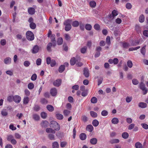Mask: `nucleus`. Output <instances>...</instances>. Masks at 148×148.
<instances>
[{
	"label": "nucleus",
	"instance_id": "f257e3e1",
	"mask_svg": "<svg viewBox=\"0 0 148 148\" xmlns=\"http://www.w3.org/2000/svg\"><path fill=\"white\" fill-rule=\"evenodd\" d=\"M50 126L51 127L54 129L55 131H58L60 129L59 124L56 121H52L50 123Z\"/></svg>",
	"mask_w": 148,
	"mask_h": 148
},
{
	"label": "nucleus",
	"instance_id": "f03ea898",
	"mask_svg": "<svg viewBox=\"0 0 148 148\" xmlns=\"http://www.w3.org/2000/svg\"><path fill=\"white\" fill-rule=\"evenodd\" d=\"M26 36L27 39L29 40L32 41L34 39V35L31 31H27L26 34Z\"/></svg>",
	"mask_w": 148,
	"mask_h": 148
},
{
	"label": "nucleus",
	"instance_id": "7ed1b4c3",
	"mask_svg": "<svg viewBox=\"0 0 148 148\" xmlns=\"http://www.w3.org/2000/svg\"><path fill=\"white\" fill-rule=\"evenodd\" d=\"M21 97L18 95H16L13 96V100L15 103H18L21 101Z\"/></svg>",
	"mask_w": 148,
	"mask_h": 148
},
{
	"label": "nucleus",
	"instance_id": "20e7f679",
	"mask_svg": "<svg viewBox=\"0 0 148 148\" xmlns=\"http://www.w3.org/2000/svg\"><path fill=\"white\" fill-rule=\"evenodd\" d=\"M140 88L143 91H144L143 92V94L144 95H145L147 93V90L145 87V85L143 83H141L140 84Z\"/></svg>",
	"mask_w": 148,
	"mask_h": 148
},
{
	"label": "nucleus",
	"instance_id": "39448f33",
	"mask_svg": "<svg viewBox=\"0 0 148 148\" xmlns=\"http://www.w3.org/2000/svg\"><path fill=\"white\" fill-rule=\"evenodd\" d=\"M61 82L62 80L61 79H57L54 82L53 85L55 86L59 87L61 85Z\"/></svg>",
	"mask_w": 148,
	"mask_h": 148
},
{
	"label": "nucleus",
	"instance_id": "423d86ee",
	"mask_svg": "<svg viewBox=\"0 0 148 148\" xmlns=\"http://www.w3.org/2000/svg\"><path fill=\"white\" fill-rule=\"evenodd\" d=\"M39 49V46L37 45H35L33 47L32 50V53H36L38 52Z\"/></svg>",
	"mask_w": 148,
	"mask_h": 148
},
{
	"label": "nucleus",
	"instance_id": "0eeeda50",
	"mask_svg": "<svg viewBox=\"0 0 148 148\" xmlns=\"http://www.w3.org/2000/svg\"><path fill=\"white\" fill-rule=\"evenodd\" d=\"M50 93L52 96H56L57 93L56 88H51L50 90Z\"/></svg>",
	"mask_w": 148,
	"mask_h": 148
},
{
	"label": "nucleus",
	"instance_id": "6e6552de",
	"mask_svg": "<svg viewBox=\"0 0 148 148\" xmlns=\"http://www.w3.org/2000/svg\"><path fill=\"white\" fill-rule=\"evenodd\" d=\"M11 59L9 57L5 58L4 60V62L6 64H9L11 63Z\"/></svg>",
	"mask_w": 148,
	"mask_h": 148
},
{
	"label": "nucleus",
	"instance_id": "1a4fd4ad",
	"mask_svg": "<svg viewBox=\"0 0 148 148\" xmlns=\"http://www.w3.org/2000/svg\"><path fill=\"white\" fill-rule=\"evenodd\" d=\"M84 74L86 77L89 76V70L88 69L85 68L84 70Z\"/></svg>",
	"mask_w": 148,
	"mask_h": 148
},
{
	"label": "nucleus",
	"instance_id": "9d476101",
	"mask_svg": "<svg viewBox=\"0 0 148 148\" xmlns=\"http://www.w3.org/2000/svg\"><path fill=\"white\" fill-rule=\"evenodd\" d=\"M97 142V139L95 138H92L90 139V143L92 145H95L96 144Z\"/></svg>",
	"mask_w": 148,
	"mask_h": 148
},
{
	"label": "nucleus",
	"instance_id": "9b49d317",
	"mask_svg": "<svg viewBox=\"0 0 148 148\" xmlns=\"http://www.w3.org/2000/svg\"><path fill=\"white\" fill-rule=\"evenodd\" d=\"M79 138L82 140H85L86 138V134L84 133H81L79 135Z\"/></svg>",
	"mask_w": 148,
	"mask_h": 148
},
{
	"label": "nucleus",
	"instance_id": "f8f14e48",
	"mask_svg": "<svg viewBox=\"0 0 148 148\" xmlns=\"http://www.w3.org/2000/svg\"><path fill=\"white\" fill-rule=\"evenodd\" d=\"M122 43L123 47L125 49H127L130 46L129 43L127 42H122Z\"/></svg>",
	"mask_w": 148,
	"mask_h": 148
},
{
	"label": "nucleus",
	"instance_id": "ddd939ff",
	"mask_svg": "<svg viewBox=\"0 0 148 148\" xmlns=\"http://www.w3.org/2000/svg\"><path fill=\"white\" fill-rule=\"evenodd\" d=\"M45 130L46 132L47 133H52L54 134L56 133V131L55 130H53L50 128H46Z\"/></svg>",
	"mask_w": 148,
	"mask_h": 148
},
{
	"label": "nucleus",
	"instance_id": "4468645a",
	"mask_svg": "<svg viewBox=\"0 0 148 148\" xmlns=\"http://www.w3.org/2000/svg\"><path fill=\"white\" fill-rule=\"evenodd\" d=\"M49 125V123L46 121H43L41 123V125L42 127H47Z\"/></svg>",
	"mask_w": 148,
	"mask_h": 148
},
{
	"label": "nucleus",
	"instance_id": "2eb2a0df",
	"mask_svg": "<svg viewBox=\"0 0 148 148\" xmlns=\"http://www.w3.org/2000/svg\"><path fill=\"white\" fill-rule=\"evenodd\" d=\"M86 129L87 131L91 132L93 130V127L91 125H88L87 126Z\"/></svg>",
	"mask_w": 148,
	"mask_h": 148
},
{
	"label": "nucleus",
	"instance_id": "dca6fc26",
	"mask_svg": "<svg viewBox=\"0 0 148 148\" xmlns=\"http://www.w3.org/2000/svg\"><path fill=\"white\" fill-rule=\"evenodd\" d=\"M112 123L114 124H116L119 122V120L118 118L114 117L111 120Z\"/></svg>",
	"mask_w": 148,
	"mask_h": 148
},
{
	"label": "nucleus",
	"instance_id": "f3484780",
	"mask_svg": "<svg viewBox=\"0 0 148 148\" xmlns=\"http://www.w3.org/2000/svg\"><path fill=\"white\" fill-rule=\"evenodd\" d=\"M146 45H145L143 46V47L140 49V52L141 53L145 56L146 53Z\"/></svg>",
	"mask_w": 148,
	"mask_h": 148
},
{
	"label": "nucleus",
	"instance_id": "a211bd4d",
	"mask_svg": "<svg viewBox=\"0 0 148 148\" xmlns=\"http://www.w3.org/2000/svg\"><path fill=\"white\" fill-rule=\"evenodd\" d=\"M47 108L48 111L50 112H52L54 110V108L51 105H48L47 106Z\"/></svg>",
	"mask_w": 148,
	"mask_h": 148
},
{
	"label": "nucleus",
	"instance_id": "6ab92c4d",
	"mask_svg": "<svg viewBox=\"0 0 148 148\" xmlns=\"http://www.w3.org/2000/svg\"><path fill=\"white\" fill-rule=\"evenodd\" d=\"M119 142L120 140L119 139H114L111 140L110 142L111 144H113L118 143Z\"/></svg>",
	"mask_w": 148,
	"mask_h": 148
},
{
	"label": "nucleus",
	"instance_id": "aec40b11",
	"mask_svg": "<svg viewBox=\"0 0 148 148\" xmlns=\"http://www.w3.org/2000/svg\"><path fill=\"white\" fill-rule=\"evenodd\" d=\"M129 135L127 132H123L122 134V138L125 139H127L129 137Z\"/></svg>",
	"mask_w": 148,
	"mask_h": 148
},
{
	"label": "nucleus",
	"instance_id": "412c9836",
	"mask_svg": "<svg viewBox=\"0 0 148 148\" xmlns=\"http://www.w3.org/2000/svg\"><path fill=\"white\" fill-rule=\"evenodd\" d=\"M64 69V65H62L59 66L58 69V71L60 73H62L63 72Z\"/></svg>",
	"mask_w": 148,
	"mask_h": 148
},
{
	"label": "nucleus",
	"instance_id": "4be33fe9",
	"mask_svg": "<svg viewBox=\"0 0 148 148\" xmlns=\"http://www.w3.org/2000/svg\"><path fill=\"white\" fill-rule=\"evenodd\" d=\"M76 58L73 57L71 58L70 60V64L71 65H74L76 63Z\"/></svg>",
	"mask_w": 148,
	"mask_h": 148
},
{
	"label": "nucleus",
	"instance_id": "5701e85b",
	"mask_svg": "<svg viewBox=\"0 0 148 148\" xmlns=\"http://www.w3.org/2000/svg\"><path fill=\"white\" fill-rule=\"evenodd\" d=\"M29 98L27 97H24L23 99V103L24 104H27L29 102Z\"/></svg>",
	"mask_w": 148,
	"mask_h": 148
},
{
	"label": "nucleus",
	"instance_id": "b1692460",
	"mask_svg": "<svg viewBox=\"0 0 148 148\" xmlns=\"http://www.w3.org/2000/svg\"><path fill=\"white\" fill-rule=\"evenodd\" d=\"M1 114L3 116H6L8 114V110L6 109H3L1 111Z\"/></svg>",
	"mask_w": 148,
	"mask_h": 148
},
{
	"label": "nucleus",
	"instance_id": "393cba45",
	"mask_svg": "<svg viewBox=\"0 0 148 148\" xmlns=\"http://www.w3.org/2000/svg\"><path fill=\"white\" fill-rule=\"evenodd\" d=\"M138 106L142 108H144L147 106L146 103L144 102H140L139 103Z\"/></svg>",
	"mask_w": 148,
	"mask_h": 148
},
{
	"label": "nucleus",
	"instance_id": "a878e982",
	"mask_svg": "<svg viewBox=\"0 0 148 148\" xmlns=\"http://www.w3.org/2000/svg\"><path fill=\"white\" fill-rule=\"evenodd\" d=\"M52 46V43L51 42L49 43L47 47V51L49 52H51V48Z\"/></svg>",
	"mask_w": 148,
	"mask_h": 148
},
{
	"label": "nucleus",
	"instance_id": "bb28decb",
	"mask_svg": "<svg viewBox=\"0 0 148 148\" xmlns=\"http://www.w3.org/2000/svg\"><path fill=\"white\" fill-rule=\"evenodd\" d=\"M92 124L95 127H97L99 124V122L96 119L93 120L92 121Z\"/></svg>",
	"mask_w": 148,
	"mask_h": 148
},
{
	"label": "nucleus",
	"instance_id": "cd10ccee",
	"mask_svg": "<svg viewBox=\"0 0 148 148\" xmlns=\"http://www.w3.org/2000/svg\"><path fill=\"white\" fill-rule=\"evenodd\" d=\"M90 116L92 117L96 118L97 116V114L95 112L91 111L90 112Z\"/></svg>",
	"mask_w": 148,
	"mask_h": 148
},
{
	"label": "nucleus",
	"instance_id": "c85d7f7f",
	"mask_svg": "<svg viewBox=\"0 0 148 148\" xmlns=\"http://www.w3.org/2000/svg\"><path fill=\"white\" fill-rule=\"evenodd\" d=\"M79 22L77 21H73L72 24L73 26L74 27H77L79 25Z\"/></svg>",
	"mask_w": 148,
	"mask_h": 148
},
{
	"label": "nucleus",
	"instance_id": "c756f323",
	"mask_svg": "<svg viewBox=\"0 0 148 148\" xmlns=\"http://www.w3.org/2000/svg\"><path fill=\"white\" fill-rule=\"evenodd\" d=\"M56 116V118L59 120H62L63 118V115L60 114H57Z\"/></svg>",
	"mask_w": 148,
	"mask_h": 148
},
{
	"label": "nucleus",
	"instance_id": "7c9ffc66",
	"mask_svg": "<svg viewBox=\"0 0 148 148\" xmlns=\"http://www.w3.org/2000/svg\"><path fill=\"white\" fill-rule=\"evenodd\" d=\"M92 28V26L91 25L88 24H86L85 26V28L87 30H90Z\"/></svg>",
	"mask_w": 148,
	"mask_h": 148
},
{
	"label": "nucleus",
	"instance_id": "2f4dec72",
	"mask_svg": "<svg viewBox=\"0 0 148 148\" xmlns=\"http://www.w3.org/2000/svg\"><path fill=\"white\" fill-rule=\"evenodd\" d=\"M48 138L51 140H55L54 135L52 134H49L48 135Z\"/></svg>",
	"mask_w": 148,
	"mask_h": 148
},
{
	"label": "nucleus",
	"instance_id": "473e14b6",
	"mask_svg": "<svg viewBox=\"0 0 148 148\" xmlns=\"http://www.w3.org/2000/svg\"><path fill=\"white\" fill-rule=\"evenodd\" d=\"M59 145L57 142L55 141L52 143L53 148H59Z\"/></svg>",
	"mask_w": 148,
	"mask_h": 148
},
{
	"label": "nucleus",
	"instance_id": "72a5a7b5",
	"mask_svg": "<svg viewBox=\"0 0 148 148\" xmlns=\"http://www.w3.org/2000/svg\"><path fill=\"white\" fill-rule=\"evenodd\" d=\"M145 20V16L141 14L139 17V21L140 23H143Z\"/></svg>",
	"mask_w": 148,
	"mask_h": 148
},
{
	"label": "nucleus",
	"instance_id": "f704fd0d",
	"mask_svg": "<svg viewBox=\"0 0 148 148\" xmlns=\"http://www.w3.org/2000/svg\"><path fill=\"white\" fill-rule=\"evenodd\" d=\"M63 40L62 38L60 37L58 38L57 40V44L58 45H61L63 43Z\"/></svg>",
	"mask_w": 148,
	"mask_h": 148
},
{
	"label": "nucleus",
	"instance_id": "c9c22d12",
	"mask_svg": "<svg viewBox=\"0 0 148 148\" xmlns=\"http://www.w3.org/2000/svg\"><path fill=\"white\" fill-rule=\"evenodd\" d=\"M33 118L36 121H38L40 119V117L38 114H34L33 115Z\"/></svg>",
	"mask_w": 148,
	"mask_h": 148
},
{
	"label": "nucleus",
	"instance_id": "e433bc0d",
	"mask_svg": "<svg viewBox=\"0 0 148 148\" xmlns=\"http://www.w3.org/2000/svg\"><path fill=\"white\" fill-rule=\"evenodd\" d=\"M64 29L66 31H68L71 30V28L72 27L71 25H65Z\"/></svg>",
	"mask_w": 148,
	"mask_h": 148
},
{
	"label": "nucleus",
	"instance_id": "4c0bfd02",
	"mask_svg": "<svg viewBox=\"0 0 148 148\" xmlns=\"http://www.w3.org/2000/svg\"><path fill=\"white\" fill-rule=\"evenodd\" d=\"M135 146L136 148H142V145L140 142H137L135 144Z\"/></svg>",
	"mask_w": 148,
	"mask_h": 148
},
{
	"label": "nucleus",
	"instance_id": "58836bf2",
	"mask_svg": "<svg viewBox=\"0 0 148 148\" xmlns=\"http://www.w3.org/2000/svg\"><path fill=\"white\" fill-rule=\"evenodd\" d=\"M40 101L41 103L42 104H46L48 103L47 100L44 98L41 99Z\"/></svg>",
	"mask_w": 148,
	"mask_h": 148
},
{
	"label": "nucleus",
	"instance_id": "ea45409f",
	"mask_svg": "<svg viewBox=\"0 0 148 148\" xmlns=\"http://www.w3.org/2000/svg\"><path fill=\"white\" fill-rule=\"evenodd\" d=\"M79 27L80 28V29L82 30V31H84V24L82 23V22L80 21L79 23Z\"/></svg>",
	"mask_w": 148,
	"mask_h": 148
},
{
	"label": "nucleus",
	"instance_id": "a19ab883",
	"mask_svg": "<svg viewBox=\"0 0 148 148\" xmlns=\"http://www.w3.org/2000/svg\"><path fill=\"white\" fill-rule=\"evenodd\" d=\"M29 26L31 29H34L36 27V25L35 23L33 22L29 24Z\"/></svg>",
	"mask_w": 148,
	"mask_h": 148
},
{
	"label": "nucleus",
	"instance_id": "79ce46f5",
	"mask_svg": "<svg viewBox=\"0 0 148 148\" xmlns=\"http://www.w3.org/2000/svg\"><path fill=\"white\" fill-rule=\"evenodd\" d=\"M71 20L68 19L65 20L64 22V25H71Z\"/></svg>",
	"mask_w": 148,
	"mask_h": 148
},
{
	"label": "nucleus",
	"instance_id": "37998d69",
	"mask_svg": "<svg viewBox=\"0 0 148 148\" xmlns=\"http://www.w3.org/2000/svg\"><path fill=\"white\" fill-rule=\"evenodd\" d=\"M34 87V85L32 83H30L28 85V88L30 90L33 89Z\"/></svg>",
	"mask_w": 148,
	"mask_h": 148
},
{
	"label": "nucleus",
	"instance_id": "c03bdc74",
	"mask_svg": "<svg viewBox=\"0 0 148 148\" xmlns=\"http://www.w3.org/2000/svg\"><path fill=\"white\" fill-rule=\"evenodd\" d=\"M47 116V114L45 112H42L41 113V117L43 119L46 118Z\"/></svg>",
	"mask_w": 148,
	"mask_h": 148
},
{
	"label": "nucleus",
	"instance_id": "a18cd8bd",
	"mask_svg": "<svg viewBox=\"0 0 148 148\" xmlns=\"http://www.w3.org/2000/svg\"><path fill=\"white\" fill-rule=\"evenodd\" d=\"M91 102L93 103H95L97 102V99L95 97H92L91 99Z\"/></svg>",
	"mask_w": 148,
	"mask_h": 148
},
{
	"label": "nucleus",
	"instance_id": "49530a36",
	"mask_svg": "<svg viewBox=\"0 0 148 148\" xmlns=\"http://www.w3.org/2000/svg\"><path fill=\"white\" fill-rule=\"evenodd\" d=\"M30 63L28 61H25L23 63L24 65L26 67H27L29 66L30 65Z\"/></svg>",
	"mask_w": 148,
	"mask_h": 148
},
{
	"label": "nucleus",
	"instance_id": "de8ad7c7",
	"mask_svg": "<svg viewBox=\"0 0 148 148\" xmlns=\"http://www.w3.org/2000/svg\"><path fill=\"white\" fill-rule=\"evenodd\" d=\"M37 78V76L36 74L34 73L32 75L31 77V79L32 81L35 80Z\"/></svg>",
	"mask_w": 148,
	"mask_h": 148
},
{
	"label": "nucleus",
	"instance_id": "09e8293b",
	"mask_svg": "<svg viewBox=\"0 0 148 148\" xmlns=\"http://www.w3.org/2000/svg\"><path fill=\"white\" fill-rule=\"evenodd\" d=\"M108 114V112L106 110H103L101 112V114L103 116H106Z\"/></svg>",
	"mask_w": 148,
	"mask_h": 148
},
{
	"label": "nucleus",
	"instance_id": "8fccbe9b",
	"mask_svg": "<svg viewBox=\"0 0 148 148\" xmlns=\"http://www.w3.org/2000/svg\"><path fill=\"white\" fill-rule=\"evenodd\" d=\"M70 111L67 110H65L64 111L63 113L65 116H68L70 113Z\"/></svg>",
	"mask_w": 148,
	"mask_h": 148
},
{
	"label": "nucleus",
	"instance_id": "3c124183",
	"mask_svg": "<svg viewBox=\"0 0 148 148\" xmlns=\"http://www.w3.org/2000/svg\"><path fill=\"white\" fill-rule=\"evenodd\" d=\"M90 5L91 7L93 8L96 6V3L94 1H91L90 2Z\"/></svg>",
	"mask_w": 148,
	"mask_h": 148
},
{
	"label": "nucleus",
	"instance_id": "603ef678",
	"mask_svg": "<svg viewBox=\"0 0 148 148\" xmlns=\"http://www.w3.org/2000/svg\"><path fill=\"white\" fill-rule=\"evenodd\" d=\"M40 109V107L38 105H35L34 108V110L36 111L37 112Z\"/></svg>",
	"mask_w": 148,
	"mask_h": 148
},
{
	"label": "nucleus",
	"instance_id": "864d4df0",
	"mask_svg": "<svg viewBox=\"0 0 148 148\" xmlns=\"http://www.w3.org/2000/svg\"><path fill=\"white\" fill-rule=\"evenodd\" d=\"M94 27L95 30H99L100 29V26L98 24L96 23L94 25Z\"/></svg>",
	"mask_w": 148,
	"mask_h": 148
},
{
	"label": "nucleus",
	"instance_id": "5fc2aeb1",
	"mask_svg": "<svg viewBox=\"0 0 148 148\" xmlns=\"http://www.w3.org/2000/svg\"><path fill=\"white\" fill-rule=\"evenodd\" d=\"M128 66L130 68H131L133 66V64L132 61L130 60H128L127 63Z\"/></svg>",
	"mask_w": 148,
	"mask_h": 148
},
{
	"label": "nucleus",
	"instance_id": "6e6d98bb",
	"mask_svg": "<svg viewBox=\"0 0 148 148\" xmlns=\"http://www.w3.org/2000/svg\"><path fill=\"white\" fill-rule=\"evenodd\" d=\"M106 43L108 45H110V37L109 36H108L106 38Z\"/></svg>",
	"mask_w": 148,
	"mask_h": 148
},
{
	"label": "nucleus",
	"instance_id": "4d7b16f0",
	"mask_svg": "<svg viewBox=\"0 0 148 148\" xmlns=\"http://www.w3.org/2000/svg\"><path fill=\"white\" fill-rule=\"evenodd\" d=\"M140 48V46H138L136 47H131L129 48V51H132L137 50Z\"/></svg>",
	"mask_w": 148,
	"mask_h": 148
},
{
	"label": "nucleus",
	"instance_id": "13d9d810",
	"mask_svg": "<svg viewBox=\"0 0 148 148\" xmlns=\"http://www.w3.org/2000/svg\"><path fill=\"white\" fill-rule=\"evenodd\" d=\"M88 118L85 115L82 116V120L84 122H86L88 121Z\"/></svg>",
	"mask_w": 148,
	"mask_h": 148
},
{
	"label": "nucleus",
	"instance_id": "bf43d9fd",
	"mask_svg": "<svg viewBox=\"0 0 148 148\" xmlns=\"http://www.w3.org/2000/svg\"><path fill=\"white\" fill-rule=\"evenodd\" d=\"M56 63V61L52 59L51 60V62L50 63L51 66V67H53L55 66Z\"/></svg>",
	"mask_w": 148,
	"mask_h": 148
},
{
	"label": "nucleus",
	"instance_id": "052dcab7",
	"mask_svg": "<svg viewBox=\"0 0 148 148\" xmlns=\"http://www.w3.org/2000/svg\"><path fill=\"white\" fill-rule=\"evenodd\" d=\"M135 29L138 33L140 32V28L138 25H136Z\"/></svg>",
	"mask_w": 148,
	"mask_h": 148
},
{
	"label": "nucleus",
	"instance_id": "680f3d73",
	"mask_svg": "<svg viewBox=\"0 0 148 148\" xmlns=\"http://www.w3.org/2000/svg\"><path fill=\"white\" fill-rule=\"evenodd\" d=\"M141 125L145 129L147 130L148 129V125L147 124L143 123L141 124Z\"/></svg>",
	"mask_w": 148,
	"mask_h": 148
},
{
	"label": "nucleus",
	"instance_id": "e2e57ef3",
	"mask_svg": "<svg viewBox=\"0 0 148 148\" xmlns=\"http://www.w3.org/2000/svg\"><path fill=\"white\" fill-rule=\"evenodd\" d=\"M132 83L134 85H136L138 83V81L136 79H134L132 80Z\"/></svg>",
	"mask_w": 148,
	"mask_h": 148
},
{
	"label": "nucleus",
	"instance_id": "0e129e2a",
	"mask_svg": "<svg viewBox=\"0 0 148 148\" xmlns=\"http://www.w3.org/2000/svg\"><path fill=\"white\" fill-rule=\"evenodd\" d=\"M6 43V40L5 39H1L0 41V43L2 46L5 45Z\"/></svg>",
	"mask_w": 148,
	"mask_h": 148
},
{
	"label": "nucleus",
	"instance_id": "69168bd1",
	"mask_svg": "<svg viewBox=\"0 0 148 148\" xmlns=\"http://www.w3.org/2000/svg\"><path fill=\"white\" fill-rule=\"evenodd\" d=\"M86 49L87 47H85L82 48L81 50V53H84L86 51Z\"/></svg>",
	"mask_w": 148,
	"mask_h": 148
},
{
	"label": "nucleus",
	"instance_id": "338daca9",
	"mask_svg": "<svg viewBox=\"0 0 148 148\" xmlns=\"http://www.w3.org/2000/svg\"><path fill=\"white\" fill-rule=\"evenodd\" d=\"M25 95H26V97L29 96L30 94V92L28 89H25Z\"/></svg>",
	"mask_w": 148,
	"mask_h": 148
},
{
	"label": "nucleus",
	"instance_id": "774afa93",
	"mask_svg": "<svg viewBox=\"0 0 148 148\" xmlns=\"http://www.w3.org/2000/svg\"><path fill=\"white\" fill-rule=\"evenodd\" d=\"M41 59L39 58L36 61V64L38 65H40L41 64Z\"/></svg>",
	"mask_w": 148,
	"mask_h": 148
}]
</instances>
